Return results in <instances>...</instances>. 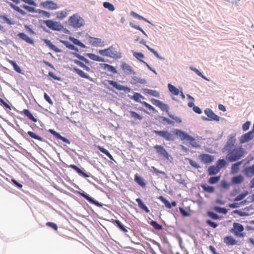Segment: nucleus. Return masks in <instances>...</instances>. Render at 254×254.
Masks as SVG:
<instances>
[{
    "label": "nucleus",
    "instance_id": "nucleus-54",
    "mask_svg": "<svg viewBox=\"0 0 254 254\" xmlns=\"http://www.w3.org/2000/svg\"><path fill=\"white\" fill-rule=\"evenodd\" d=\"M220 180L219 176L211 177L208 180V183L211 184L217 183Z\"/></svg>",
    "mask_w": 254,
    "mask_h": 254
},
{
    "label": "nucleus",
    "instance_id": "nucleus-46",
    "mask_svg": "<svg viewBox=\"0 0 254 254\" xmlns=\"http://www.w3.org/2000/svg\"><path fill=\"white\" fill-rule=\"evenodd\" d=\"M130 115V116L131 117L133 118V119H135V120H141L143 118V117L140 115H139L138 114H137L136 112H134V111H130L129 112Z\"/></svg>",
    "mask_w": 254,
    "mask_h": 254
},
{
    "label": "nucleus",
    "instance_id": "nucleus-59",
    "mask_svg": "<svg viewBox=\"0 0 254 254\" xmlns=\"http://www.w3.org/2000/svg\"><path fill=\"white\" fill-rule=\"evenodd\" d=\"M244 202H240V203H238V202H234L233 203H230L228 204V206L230 208H238V207H239L242 204H244Z\"/></svg>",
    "mask_w": 254,
    "mask_h": 254
},
{
    "label": "nucleus",
    "instance_id": "nucleus-21",
    "mask_svg": "<svg viewBox=\"0 0 254 254\" xmlns=\"http://www.w3.org/2000/svg\"><path fill=\"white\" fill-rule=\"evenodd\" d=\"M100 65L104 70H107L113 73H116L117 72L116 68L111 65L107 64H100Z\"/></svg>",
    "mask_w": 254,
    "mask_h": 254
},
{
    "label": "nucleus",
    "instance_id": "nucleus-47",
    "mask_svg": "<svg viewBox=\"0 0 254 254\" xmlns=\"http://www.w3.org/2000/svg\"><path fill=\"white\" fill-rule=\"evenodd\" d=\"M248 194V191H245L239 195H237L234 199L235 201H240L243 199Z\"/></svg>",
    "mask_w": 254,
    "mask_h": 254
},
{
    "label": "nucleus",
    "instance_id": "nucleus-10",
    "mask_svg": "<svg viewBox=\"0 0 254 254\" xmlns=\"http://www.w3.org/2000/svg\"><path fill=\"white\" fill-rule=\"evenodd\" d=\"M204 113L208 118H203L204 120L219 121L220 120V117L214 114L210 109H205L204 110Z\"/></svg>",
    "mask_w": 254,
    "mask_h": 254
},
{
    "label": "nucleus",
    "instance_id": "nucleus-34",
    "mask_svg": "<svg viewBox=\"0 0 254 254\" xmlns=\"http://www.w3.org/2000/svg\"><path fill=\"white\" fill-rule=\"evenodd\" d=\"M168 88L169 91L174 95H178L180 94L179 90L171 84H168Z\"/></svg>",
    "mask_w": 254,
    "mask_h": 254
},
{
    "label": "nucleus",
    "instance_id": "nucleus-45",
    "mask_svg": "<svg viewBox=\"0 0 254 254\" xmlns=\"http://www.w3.org/2000/svg\"><path fill=\"white\" fill-rule=\"evenodd\" d=\"M190 68L191 70L193 71L197 75L200 76L203 79H204L207 81H209V79L205 76L203 75L201 73V72H200L199 71V70H198L197 68H196L195 67H192V66H190Z\"/></svg>",
    "mask_w": 254,
    "mask_h": 254
},
{
    "label": "nucleus",
    "instance_id": "nucleus-60",
    "mask_svg": "<svg viewBox=\"0 0 254 254\" xmlns=\"http://www.w3.org/2000/svg\"><path fill=\"white\" fill-rule=\"evenodd\" d=\"M234 214H237L240 216H248V214L245 212L242 211L240 210H235L233 211Z\"/></svg>",
    "mask_w": 254,
    "mask_h": 254
},
{
    "label": "nucleus",
    "instance_id": "nucleus-37",
    "mask_svg": "<svg viewBox=\"0 0 254 254\" xmlns=\"http://www.w3.org/2000/svg\"><path fill=\"white\" fill-rule=\"evenodd\" d=\"M245 172L248 177H252L254 175V163L252 166L246 168L245 169Z\"/></svg>",
    "mask_w": 254,
    "mask_h": 254
},
{
    "label": "nucleus",
    "instance_id": "nucleus-28",
    "mask_svg": "<svg viewBox=\"0 0 254 254\" xmlns=\"http://www.w3.org/2000/svg\"><path fill=\"white\" fill-rule=\"evenodd\" d=\"M87 56L88 57V58H89L90 59H91L93 61H97V62H102L105 61L104 58H103L98 55H96L94 54L88 53L87 54Z\"/></svg>",
    "mask_w": 254,
    "mask_h": 254
},
{
    "label": "nucleus",
    "instance_id": "nucleus-61",
    "mask_svg": "<svg viewBox=\"0 0 254 254\" xmlns=\"http://www.w3.org/2000/svg\"><path fill=\"white\" fill-rule=\"evenodd\" d=\"M21 7L29 12H34L35 11V9L33 7L29 6L27 5L23 4Z\"/></svg>",
    "mask_w": 254,
    "mask_h": 254
},
{
    "label": "nucleus",
    "instance_id": "nucleus-38",
    "mask_svg": "<svg viewBox=\"0 0 254 254\" xmlns=\"http://www.w3.org/2000/svg\"><path fill=\"white\" fill-rule=\"evenodd\" d=\"M201 187L203 190L209 193H213L214 192L215 189L214 187L208 186L206 184L201 185Z\"/></svg>",
    "mask_w": 254,
    "mask_h": 254
},
{
    "label": "nucleus",
    "instance_id": "nucleus-4",
    "mask_svg": "<svg viewBox=\"0 0 254 254\" xmlns=\"http://www.w3.org/2000/svg\"><path fill=\"white\" fill-rule=\"evenodd\" d=\"M244 231V227L241 224L235 222L233 224V228L231 229L230 232L237 237L243 238L245 236Z\"/></svg>",
    "mask_w": 254,
    "mask_h": 254
},
{
    "label": "nucleus",
    "instance_id": "nucleus-32",
    "mask_svg": "<svg viewBox=\"0 0 254 254\" xmlns=\"http://www.w3.org/2000/svg\"><path fill=\"white\" fill-rule=\"evenodd\" d=\"M220 169L217 166L212 165L210 166L208 169V173L209 175H213L219 172Z\"/></svg>",
    "mask_w": 254,
    "mask_h": 254
},
{
    "label": "nucleus",
    "instance_id": "nucleus-49",
    "mask_svg": "<svg viewBox=\"0 0 254 254\" xmlns=\"http://www.w3.org/2000/svg\"><path fill=\"white\" fill-rule=\"evenodd\" d=\"M226 164V162L224 159H219L216 163V166L220 170L222 168L224 167Z\"/></svg>",
    "mask_w": 254,
    "mask_h": 254
},
{
    "label": "nucleus",
    "instance_id": "nucleus-17",
    "mask_svg": "<svg viewBox=\"0 0 254 254\" xmlns=\"http://www.w3.org/2000/svg\"><path fill=\"white\" fill-rule=\"evenodd\" d=\"M0 21L2 23H6L9 25L14 24V22L9 18L6 14H0Z\"/></svg>",
    "mask_w": 254,
    "mask_h": 254
},
{
    "label": "nucleus",
    "instance_id": "nucleus-33",
    "mask_svg": "<svg viewBox=\"0 0 254 254\" xmlns=\"http://www.w3.org/2000/svg\"><path fill=\"white\" fill-rule=\"evenodd\" d=\"M136 201L138 203V206L142 210H144L145 212L149 213V210L146 205L142 202L141 199L139 198L136 199Z\"/></svg>",
    "mask_w": 254,
    "mask_h": 254
},
{
    "label": "nucleus",
    "instance_id": "nucleus-56",
    "mask_svg": "<svg viewBox=\"0 0 254 254\" xmlns=\"http://www.w3.org/2000/svg\"><path fill=\"white\" fill-rule=\"evenodd\" d=\"M207 215L212 219L214 220H218L220 219V217L215 213L211 212V211H208L207 212Z\"/></svg>",
    "mask_w": 254,
    "mask_h": 254
},
{
    "label": "nucleus",
    "instance_id": "nucleus-53",
    "mask_svg": "<svg viewBox=\"0 0 254 254\" xmlns=\"http://www.w3.org/2000/svg\"><path fill=\"white\" fill-rule=\"evenodd\" d=\"M103 6L104 7L108 8L110 11H113L115 10L114 5L109 2H104L103 3Z\"/></svg>",
    "mask_w": 254,
    "mask_h": 254
},
{
    "label": "nucleus",
    "instance_id": "nucleus-2",
    "mask_svg": "<svg viewBox=\"0 0 254 254\" xmlns=\"http://www.w3.org/2000/svg\"><path fill=\"white\" fill-rule=\"evenodd\" d=\"M99 53L103 56H107L112 58L118 59L121 58V54L117 51L116 48L113 46L104 50H100Z\"/></svg>",
    "mask_w": 254,
    "mask_h": 254
},
{
    "label": "nucleus",
    "instance_id": "nucleus-62",
    "mask_svg": "<svg viewBox=\"0 0 254 254\" xmlns=\"http://www.w3.org/2000/svg\"><path fill=\"white\" fill-rule=\"evenodd\" d=\"M46 225L49 227H51L55 231L58 230V227L56 223H54L53 222H48L46 223Z\"/></svg>",
    "mask_w": 254,
    "mask_h": 254
},
{
    "label": "nucleus",
    "instance_id": "nucleus-41",
    "mask_svg": "<svg viewBox=\"0 0 254 254\" xmlns=\"http://www.w3.org/2000/svg\"><path fill=\"white\" fill-rule=\"evenodd\" d=\"M69 39L73 44L78 45L82 48H86V46L78 39L72 37H70Z\"/></svg>",
    "mask_w": 254,
    "mask_h": 254
},
{
    "label": "nucleus",
    "instance_id": "nucleus-11",
    "mask_svg": "<svg viewBox=\"0 0 254 254\" xmlns=\"http://www.w3.org/2000/svg\"><path fill=\"white\" fill-rule=\"evenodd\" d=\"M254 136V131L253 130L249 131L241 136L239 139L240 143L241 144H243L244 143L248 142L253 138Z\"/></svg>",
    "mask_w": 254,
    "mask_h": 254
},
{
    "label": "nucleus",
    "instance_id": "nucleus-18",
    "mask_svg": "<svg viewBox=\"0 0 254 254\" xmlns=\"http://www.w3.org/2000/svg\"><path fill=\"white\" fill-rule=\"evenodd\" d=\"M44 42L46 44V46H48L51 50L56 53L61 52V50L54 45L51 41L49 39H44Z\"/></svg>",
    "mask_w": 254,
    "mask_h": 254
},
{
    "label": "nucleus",
    "instance_id": "nucleus-63",
    "mask_svg": "<svg viewBox=\"0 0 254 254\" xmlns=\"http://www.w3.org/2000/svg\"><path fill=\"white\" fill-rule=\"evenodd\" d=\"M141 103L150 111H154L155 110L154 108L147 102L143 101Z\"/></svg>",
    "mask_w": 254,
    "mask_h": 254
},
{
    "label": "nucleus",
    "instance_id": "nucleus-50",
    "mask_svg": "<svg viewBox=\"0 0 254 254\" xmlns=\"http://www.w3.org/2000/svg\"><path fill=\"white\" fill-rule=\"evenodd\" d=\"M214 210L218 213H222L224 214H227L228 212L226 208L223 207H220L219 206H215L214 207Z\"/></svg>",
    "mask_w": 254,
    "mask_h": 254
},
{
    "label": "nucleus",
    "instance_id": "nucleus-27",
    "mask_svg": "<svg viewBox=\"0 0 254 254\" xmlns=\"http://www.w3.org/2000/svg\"><path fill=\"white\" fill-rule=\"evenodd\" d=\"M134 181L142 187H144L146 186L144 179L142 177L138 176L137 174L134 176Z\"/></svg>",
    "mask_w": 254,
    "mask_h": 254
},
{
    "label": "nucleus",
    "instance_id": "nucleus-9",
    "mask_svg": "<svg viewBox=\"0 0 254 254\" xmlns=\"http://www.w3.org/2000/svg\"><path fill=\"white\" fill-rule=\"evenodd\" d=\"M40 5L44 8L49 10H55L59 7L57 3L51 0H46L41 2Z\"/></svg>",
    "mask_w": 254,
    "mask_h": 254
},
{
    "label": "nucleus",
    "instance_id": "nucleus-5",
    "mask_svg": "<svg viewBox=\"0 0 254 254\" xmlns=\"http://www.w3.org/2000/svg\"><path fill=\"white\" fill-rule=\"evenodd\" d=\"M174 133L179 136L182 140H187L193 146H195L193 142H195V139L191 136L188 134L187 132L180 129H176L174 131Z\"/></svg>",
    "mask_w": 254,
    "mask_h": 254
},
{
    "label": "nucleus",
    "instance_id": "nucleus-58",
    "mask_svg": "<svg viewBox=\"0 0 254 254\" xmlns=\"http://www.w3.org/2000/svg\"><path fill=\"white\" fill-rule=\"evenodd\" d=\"M188 160H189V162L191 166L193 167L194 168H195L196 169H198V168H200V165L195 161L192 160L191 159H189Z\"/></svg>",
    "mask_w": 254,
    "mask_h": 254
},
{
    "label": "nucleus",
    "instance_id": "nucleus-16",
    "mask_svg": "<svg viewBox=\"0 0 254 254\" xmlns=\"http://www.w3.org/2000/svg\"><path fill=\"white\" fill-rule=\"evenodd\" d=\"M48 131L50 132L52 134H53L55 137H56L57 139H59L61 140H62L63 142L69 144L70 141L68 139L66 138L65 137L62 136L59 133L56 132L55 130L52 129H50Z\"/></svg>",
    "mask_w": 254,
    "mask_h": 254
},
{
    "label": "nucleus",
    "instance_id": "nucleus-25",
    "mask_svg": "<svg viewBox=\"0 0 254 254\" xmlns=\"http://www.w3.org/2000/svg\"><path fill=\"white\" fill-rule=\"evenodd\" d=\"M81 195L85 198L87 200H88L89 202L94 204L97 206H102V204L100 203L99 202L95 200L91 197L89 196L88 195L85 193H81Z\"/></svg>",
    "mask_w": 254,
    "mask_h": 254
},
{
    "label": "nucleus",
    "instance_id": "nucleus-42",
    "mask_svg": "<svg viewBox=\"0 0 254 254\" xmlns=\"http://www.w3.org/2000/svg\"><path fill=\"white\" fill-rule=\"evenodd\" d=\"M56 15L57 18L62 19L67 16V11L66 10H65L63 11H57L56 13Z\"/></svg>",
    "mask_w": 254,
    "mask_h": 254
},
{
    "label": "nucleus",
    "instance_id": "nucleus-1",
    "mask_svg": "<svg viewBox=\"0 0 254 254\" xmlns=\"http://www.w3.org/2000/svg\"><path fill=\"white\" fill-rule=\"evenodd\" d=\"M237 139L236 134H231L228 136V140L224 145L223 152H226V159L230 162L237 161L246 154V151L242 146H236Z\"/></svg>",
    "mask_w": 254,
    "mask_h": 254
},
{
    "label": "nucleus",
    "instance_id": "nucleus-57",
    "mask_svg": "<svg viewBox=\"0 0 254 254\" xmlns=\"http://www.w3.org/2000/svg\"><path fill=\"white\" fill-rule=\"evenodd\" d=\"M159 108H160L162 111L168 112L169 110V106L162 102H161Z\"/></svg>",
    "mask_w": 254,
    "mask_h": 254
},
{
    "label": "nucleus",
    "instance_id": "nucleus-22",
    "mask_svg": "<svg viewBox=\"0 0 254 254\" xmlns=\"http://www.w3.org/2000/svg\"><path fill=\"white\" fill-rule=\"evenodd\" d=\"M122 69L127 74L133 73L132 67L126 63H123L121 65Z\"/></svg>",
    "mask_w": 254,
    "mask_h": 254
},
{
    "label": "nucleus",
    "instance_id": "nucleus-40",
    "mask_svg": "<svg viewBox=\"0 0 254 254\" xmlns=\"http://www.w3.org/2000/svg\"><path fill=\"white\" fill-rule=\"evenodd\" d=\"M8 62L11 64L13 67V68L18 73H22V70L20 68V67L17 64L15 63V62L13 61H12V60H7Z\"/></svg>",
    "mask_w": 254,
    "mask_h": 254
},
{
    "label": "nucleus",
    "instance_id": "nucleus-29",
    "mask_svg": "<svg viewBox=\"0 0 254 254\" xmlns=\"http://www.w3.org/2000/svg\"><path fill=\"white\" fill-rule=\"evenodd\" d=\"M244 181V177L241 175L235 176L232 179V183L234 184H240L242 183Z\"/></svg>",
    "mask_w": 254,
    "mask_h": 254
},
{
    "label": "nucleus",
    "instance_id": "nucleus-3",
    "mask_svg": "<svg viewBox=\"0 0 254 254\" xmlns=\"http://www.w3.org/2000/svg\"><path fill=\"white\" fill-rule=\"evenodd\" d=\"M69 25L73 28H78L83 26L84 20L78 15L75 14L71 16L68 19Z\"/></svg>",
    "mask_w": 254,
    "mask_h": 254
},
{
    "label": "nucleus",
    "instance_id": "nucleus-26",
    "mask_svg": "<svg viewBox=\"0 0 254 254\" xmlns=\"http://www.w3.org/2000/svg\"><path fill=\"white\" fill-rule=\"evenodd\" d=\"M21 113L25 115L29 120L32 121L33 122L36 123L37 122V119L33 116L28 109H24Z\"/></svg>",
    "mask_w": 254,
    "mask_h": 254
},
{
    "label": "nucleus",
    "instance_id": "nucleus-20",
    "mask_svg": "<svg viewBox=\"0 0 254 254\" xmlns=\"http://www.w3.org/2000/svg\"><path fill=\"white\" fill-rule=\"evenodd\" d=\"M159 199L162 202H163L165 206L168 208H171L172 206H176L177 204L176 202L173 201L171 203H170V202L167 200L165 197H164L163 196H160L158 197Z\"/></svg>",
    "mask_w": 254,
    "mask_h": 254
},
{
    "label": "nucleus",
    "instance_id": "nucleus-8",
    "mask_svg": "<svg viewBox=\"0 0 254 254\" xmlns=\"http://www.w3.org/2000/svg\"><path fill=\"white\" fill-rule=\"evenodd\" d=\"M107 82L111 85L113 86V87L116 88V89L118 90H123L125 91L126 93H129L131 91V89L127 86H124L123 85H122L121 84H119L117 82L111 80H107Z\"/></svg>",
    "mask_w": 254,
    "mask_h": 254
},
{
    "label": "nucleus",
    "instance_id": "nucleus-35",
    "mask_svg": "<svg viewBox=\"0 0 254 254\" xmlns=\"http://www.w3.org/2000/svg\"><path fill=\"white\" fill-rule=\"evenodd\" d=\"M144 92L146 94H149L151 96H154L155 97H159L160 96L159 93L156 90H154L146 88V89H144Z\"/></svg>",
    "mask_w": 254,
    "mask_h": 254
},
{
    "label": "nucleus",
    "instance_id": "nucleus-24",
    "mask_svg": "<svg viewBox=\"0 0 254 254\" xmlns=\"http://www.w3.org/2000/svg\"><path fill=\"white\" fill-rule=\"evenodd\" d=\"M71 168L75 170L79 175L83 176V177H89V175L83 172L79 168L74 164H71L69 166Z\"/></svg>",
    "mask_w": 254,
    "mask_h": 254
},
{
    "label": "nucleus",
    "instance_id": "nucleus-48",
    "mask_svg": "<svg viewBox=\"0 0 254 254\" xmlns=\"http://www.w3.org/2000/svg\"><path fill=\"white\" fill-rule=\"evenodd\" d=\"M143 99V97L138 93H134V95L131 97V99L134 100L136 102H141L140 99Z\"/></svg>",
    "mask_w": 254,
    "mask_h": 254
},
{
    "label": "nucleus",
    "instance_id": "nucleus-30",
    "mask_svg": "<svg viewBox=\"0 0 254 254\" xmlns=\"http://www.w3.org/2000/svg\"><path fill=\"white\" fill-rule=\"evenodd\" d=\"M61 43H62L65 47L68 48L70 50H73L76 51V52H78V49L77 48L75 47L73 45L71 44L70 43L67 41L61 40Z\"/></svg>",
    "mask_w": 254,
    "mask_h": 254
},
{
    "label": "nucleus",
    "instance_id": "nucleus-36",
    "mask_svg": "<svg viewBox=\"0 0 254 254\" xmlns=\"http://www.w3.org/2000/svg\"><path fill=\"white\" fill-rule=\"evenodd\" d=\"M97 148L103 153L105 154L106 155H107L111 160H113L115 161V160L114 158L113 157L112 155L110 153V152L103 148V147L98 145L97 146Z\"/></svg>",
    "mask_w": 254,
    "mask_h": 254
},
{
    "label": "nucleus",
    "instance_id": "nucleus-12",
    "mask_svg": "<svg viewBox=\"0 0 254 254\" xmlns=\"http://www.w3.org/2000/svg\"><path fill=\"white\" fill-rule=\"evenodd\" d=\"M89 42L94 47H103L105 45L104 42L100 38L89 37Z\"/></svg>",
    "mask_w": 254,
    "mask_h": 254
},
{
    "label": "nucleus",
    "instance_id": "nucleus-31",
    "mask_svg": "<svg viewBox=\"0 0 254 254\" xmlns=\"http://www.w3.org/2000/svg\"><path fill=\"white\" fill-rule=\"evenodd\" d=\"M7 3L9 4V5L10 6V7L13 8L15 11L18 12V13L21 14L22 15H26V13L24 10H23L22 9L20 8L18 6L15 5L13 3L10 2H7Z\"/></svg>",
    "mask_w": 254,
    "mask_h": 254
},
{
    "label": "nucleus",
    "instance_id": "nucleus-51",
    "mask_svg": "<svg viewBox=\"0 0 254 254\" xmlns=\"http://www.w3.org/2000/svg\"><path fill=\"white\" fill-rule=\"evenodd\" d=\"M130 14L134 18H136L139 20H143L147 22H149V21L148 20H147L146 18H144L143 16H141L140 15H138V14H137L136 13H135L134 11H131Z\"/></svg>",
    "mask_w": 254,
    "mask_h": 254
},
{
    "label": "nucleus",
    "instance_id": "nucleus-19",
    "mask_svg": "<svg viewBox=\"0 0 254 254\" xmlns=\"http://www.w3.org/2000/svg\"><path fill=\"white\" fill-rule=\"evenodd\" d=\"M73 71L75 72H76L79 76L82 78H84L86 79H88L90 80V81H92V78L86 73H85L82 70L77 68L76 67H73Z\"/></svg>",
    "mask_w": 254,
    "mask_h": 254
},
{
    "label": "nucleus",
    "instance_id": "nucleus-44",
    "mask_svg": "<svg viewBox=\"0 0 254 254\" xmlns=\"http://www.w3.org/2000/svg\"><path fill=\"white\" fill-rule=\"evenodd\" d=\"M113 223L115 224L122 231L124 232H127V229L124 227V226L121 223L119 220H115Z\"/></svg>",
    "mask_w": 254,
    "mask_h": 254
},
{
    "label": "nucleus",
    "instance_id": "nucleus-55",
    "mask_svg": "<svg viewBox=\"0 0 254 254\" xmlns=\"http://www.w3.org/2000/svg\"><path fill=\"white\" fill-rule=\"evenodd\" d=\"M150 225L154 227L156 230H161L162 227L161 225L158 224L156 221H152L150 222Z\"/></svg>",
    "mask_w": 254,
    "mask_h": 254
},
{
    "label": "nucleus",
    "instance_id": "nucleus-14",
    "mask_svg": "<svg viewBox=\"0 0 254 254\" xmlns=\"http://www.w3.org/2000/svg\"><path fill=\"white\" fill-rule=\"evenodd\" d=\"M199 158L204 164H209L214 160V157L208 154H201L199 156Z\"/></svg>",
    "mask_w": 254,
    "mask_h": 254
},
{
    "label": "nucleus",
    "instance_id": "nucleus-43",
    "mask_svg": "<svg viewBox=\"0 0 254 254\" xmlns=\"http://www.w3.org/2000/svg\"><path fill=\"white\" fill-rule=\"evenodd\" d=\"M27 134L32 138L42 141L43 139L42 137L37 135L35 133L31 131H28Z\"/></svg>",
    "mask_w": 254,
    "mask_h": 254
},
{
    "label": "nucleus",
    "instance_id": "nucleus-6",
    "mask_svg": "<svg viewBox=\"0 0 254 254\" xmlns=\"http://www.w3.org/2000/svg\"><path fill=\"white\" fill-rule=\"evenodd\" d=\"M152 132L157 135L160 136L167 141H174L175 140V136L174 134L168 131L167 130H154Z\"/></svg>",
    "mask_w": 254,
    "mask_h": 254
},
{
    "label": "nucleus",
    "instance_id": "nucleus-39",
    "mask_svg": "<svg viewBox=\"0 0 254 254\" xmlns=\"http://www.w3.org/2000/svg\"><path fill=\"white\" fill-rule=\"evenodd\" d=\"M140 43L142 45H145L146 47V48L148 49V50L150 51L151 52H152L157 58L160 59L158 53L156 51H155L153 49L150 48L148 45H146V42L144 40H141L140 41Z\"/></svg>",
    "mask_w": 254,
    "mask_h": 254
},
{
    "label": "nucleus",
    "instance_id": "nucleus-64",
    "mask_svg": "<svg viewBox=\"0 0 254 254\" xmlns=\"http://www.w3.org/2000/svg\"><path fill=\"white\" fill-rule=\"evenodd\" d=\"M48 74L50 77H52L55 80H56L58 81L61 80V78L59 76H57L53 72L50 71Z\"/></svg>",
    "mask_w": 254,
    "mask_h": 254
},
{
    "label": "nucleus",
    "instance_id": "nucleus-7",
    "mask_svg": "<svg viewBox=\"0 0 254 254\" xmlns=\"http://www.w3.org/2000/svg\"><path fill=\"white\" fill-rule=\"evenodd\" d=\"M44 23L48 28L53 30L60 31L64 29L63 25L60 22L47 20L44 21Z\"/></svg>",
    "mask_w": 254,
    "mask_h": 254
},
{
    "label": "nucleus",
    "instance_id": "nucleus-13",
    "mask_svg": "<svg viewBox=\"0 0 254 254\" xmlns=\"http://www.w3.org/2000/svg\"><path fill=\"white\" fill-rule=\"evenodd\" d=\"M154 148L156 150L157 152L166 159H169V155L166 149L160 145H156Z\"/></svg>",
    "mask_w": 254,
    "mask_h": 254
},
{
    "label": "nucleus",
    "instance_id": "nucleus-15",
    "mask_svg": "<svg viewBox=\"0 0 254 254\" xmlns=\"http://www.w3.org/2000/svg\"><path fill=\"white\" fill-rule=\"evenodd\" d=\"M223 242L227 246H233L237 244V241L232 236H227L224 237Z\"/></svg>",
    "mask_w": 254,
    "mask_h": 254
},
{
    "label": "nucleus",
    "instance_id": "nucleus-23",
    "mask_svg": "<svg viewBox=\"0 0 254 254\" xmlns=\"http://www.w3.org/2000/svg\"><path fill=\"white\" fill-rule=\"evenodd\" d=\"M17 36L19 37V38L24 40L27 43L31 44L34 43L33 40L24 33H19Z\"/></svg>",
    "mask_w": 254,
    "mask_h": 254
},
{
    "label": "nucleus",
    "instance_id": "nucleus-52",
    "mask_svg": "<svg viewBox=\"0 0 254 254\" xmlns=\"http://www.w3.org/2000/svg\"><path fill=\"white\" fill-rule=\"evenodd\" d=\"M241 164V162H238L232 165L231 167V171L233 173H237L239 170V166Z\"/></svg>",
    "mask_w": 254,
    "mask_h": 254
}]
</instances>
